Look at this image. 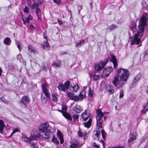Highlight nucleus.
<instances>
[{
  "label": "nucleus",
  "instance_id": "obj_1",
  "mask_svg": "<svg viewBox=\"0 0 148 148\" xmlns=\"http://www.w3.org/2000/svg\"><path fill=\"white\" fill-rule=\"evenodd\" d=\"M147 14L144 13L142 16L139 19V25L138 27V30L136 34L139 36L142 37L143 35L144 31V27L147 25L145 22L146 19L148 17Z\"/></svg>",
  "mask_w": 148,
  "mask_h": 148
},
{
  "label": "nucleus",
  "instance_id": "obj_2",
  "mask_svg": "<svg viewBox=\"0 0 148 148\" xmlns=\"http://www.w3.org/2000/svg\"><path fill=\"white\" fill-rule=\"evenodd\" d=\"M117 72L121 80L119 82V85L120 87H122L128 79L129 75V72L127 70L120 68L118 71Z\"/></svg>",
  "mask_w": 148,
  "mask_h": 148
},
{
  "label": "nucleus",
  "instance_id": "obj_3",
  "mask_svg": "<svg viewBox=\"0 0 148 148\" xmlns=\"http://www.w3.org/2000/svg\"><path fill=\"white\" fill-rule=\"evenodd\" d=\"M30 101V99L27 96H24L19 102V104L22 108L26 107Z\"/></svg>",
  "mask_w": 148,
  "mask_h": 148
},
{
  "label": "nucleus",
  "instance_id": "obj_4",
  "mask_svg": "<svg viewBox=\"0 0 148 148\" xmlns=\"http://www.w3.org/2000/svg\"><path fill=\"white\" fill-rule=\"evenodd\" d=\"M108 61V59L105 58L103 62L100 61L99 63L96 64L94 66V69L96 71H99L101 70L104 67L107 63Z\"/></svg>",
  "mask_w": 148,
  "mask_h": 148
},
{
  "label": "nucleus",
  "instance_id": "obj_5",
  "mask_svg": "<svg viewBox=\"0 0 148 148\" xmlns=\"http://www.w3.org/2000/svg\"><path fill=\"white\" fill-rule=\"evenodd\" d=\"M100 130L99 128H97L96 130L93 131V134L92 136L95 140H98L100 142L102 143L103 146H104V142L102 139L99 140V137L100 136Z\"/></svg>",
  "mask_w": 148,
  "mask_h": 148
},
{
  "label": "nucleus",
  "instance_id": "obj_6",
  "mask_svg": "<svg viewBox=\"0 0 148 148\" xmlns=\"http://www.w3.org/2000/svg\"><path fill=\"white\" fill-rule=\"evenodd\" d=\"M51 127L49 126L48 123H45L42 124L40 127H39V131L40 132L44 133L47 131H49Z\"/></svg>",
  "mask_w": 148,
  "mask_h": 148
},
{
  "label": "nucleus",
  "instance_id": "obj_7",
  "mask_svg": "<svg viewBox=\"0 0 148 148\" xmlns=\"http://www.w3.org/2000/svg\"><path fill=\"white\" fill-rule=\"evenodd\" d=\"M113 68L110 66L106 67L103 70L102 75L103 78H106L113 71Z\"/></svg>",
  "mask_w": 148,
  "mask_h": 148
},
{
  "label": "nucleus",
  "instance_id": "obj_8",
  "mask_svg": "<svg viewBox=\"0 0 148 148\" xmlns=\"http://www.w3.org/2000/svg\"><path fill=\"white\" fill-rule=\"evenodd\" d=\"M42 89L44 95H45L47 97H50L51 95L48 87L46 84H43L42 86Z\"/></svg>",
  "mask_w": 148,
  "mask_h": 148
},
{
  "label": "nucleus",
  "instance_id": "obj_9",
  "mask_svg": "<svg viewBox=\"0 0 148 148\" xmlns=\"http://www.w3.org/2000/svg\"><path fill=\"white\" fill-rule=\"evenodd\" d=\"M31 135L32 139L35 140L41 138L42 137V136L39 134L38 131L35 130H33Z\"/></svg>",
  "mask_w": 148,
  "mask_h": 148
},
{
  "label": "nucleus",
  "instance_id": "obj_10",
  "mask_svg": "<svg viewBox=\"0 0 148 148\" xmlns=\"http://www.w3.org/2000/svg\"><path fill=\"white\" fill-rule=\"evenodd\" d=\"M140 36H139L137 34H135L134 35L133 39L131 41L132 45H133L134 44L138 45L140 43L141 40Z\"/></svg>",
  "mask_w": 148,
  "mask_h": 148
},
{
  "label": "nucleus",
  "instance_id": "obj_11",
  "mask_svg": "<svg viewBox=\"0 0 148 148\" xmlns=\"http://www.w3.org/2000/svg\"><path fill=\"white\" fill-rule=\"evenodd\" d=\"M96 113L97 114L96 117L97 121H103L102 118L104 114L102 112L101 110L99 109H98L96 110Z\"/></svg>",
  "mask_w": 148,
  "mask_h": 148
},
{
  "label": "nucleus",
  "instance_id": "obj_12",
  "mask_svg": "<svg viewBox=\"0 0 148 148\" xmlns=\"http://www.w3.org/2000/svg\"><path fill=\"white\" fill-rule=\"evenodd\" d=\"M8 72L10 73L12 72L16 69H17V66L15 64H9L8 66Z\"/></svg>",
  "mask_w": 148,
  "mask_h": 148
},
{
  "label": "nucleus",
  "instance_id": "obj_13",
  "mask_svg": "<svg viewBox=\"0 0 148 148\" xmlns=\"http://www.w3.org/2000/svg\"><path fill=\"white\" fill-rule=\"evenodd\" d=\"M86 96L85 94H82L81 92H80L79 95L78 96L74 95L73 97V99L72 100L75 101H77L80 99L82 100L83 98Z\"/></svg>",
  "mask_w": 148,
  "mask_h": 148
},
{
  "label": "nucleus",
  "instance_id": "obj_14",
  "mask_svg": "<svg viewBox=\"0 0 148 148\" xmlns=\"http://www.w3.org/2000/svg\"><path fill=\"white\" fill-rule=\"evenodd\" d=\"M108 58L110 62L113 63L114 68H116L117 67L118 65L117 63V60L115 56L112 55L111 58Z\"/></svg>",
  "mask_w": 148,
  "mask_h": 148
},
{
  "label": "nucleus",
  "instance_id": "obj_15",
  "mask_svg": "<svg viewBox=\"0 0 148 148\" xmlns=\"http://www.w3.org/2000/svg\"><path fill=\"white\" fill-rule=\"evenodd\" d=\"M141 76V75L140 73H139L136 76L134 77L132 82V85H134L136 83L138 82L139 80L140 79Z\"/></svg>",
  "mask_w": 148,
  "mask_h": 148
},
{
  "label": "nucleus",
  "instance_id": "obj_16",
  "mask_svg": "<svg viewBox=\"0 0 148 148\" xmlns=\"http://www.w3.org/2000/svg\"><path fill=\"white\" fill-rule=\"evenodd\" d=\"M79 89V87L77 84H75L73 86L70 85V89L72 92H75Z\"/></svg>",
  "mask_w": 148,
  "mask_h": 148
},
{
  "label": "nucleus",
  "instance_id": "obj_17",
  "mask_svg": "<svg viewBox=\"0 0 148 148\" xmlns=\"http://www.w3.org/2000/svg\"><path fill=\"white\" fill-rule=\"evenodd\" d=\"M119 75H116L114 77V80L113 81V83L116 86H118L119 84L120 81L119 80Z\"/></svg>",
  "mask_w": 148,
  "mask_h": 148
},
{
  "label": "nucleus",
  "instance_id": "obj_18",
  "mask_svg": "<svg viewBox=\"0 0 148 148\" xmlns=\"http://www.w3.org/2000/svg\"><path fill=\"white\" fill-rule=\"evenodd\" d=\"M57 135L60 139V143L61 144H62L64 142L63 136L62 134L60 132H58L57 133Z\"/></svg>",
  "mask_w": 148,
  "mask_h": 148
},
{
  "label": "nucleus",
  "instance_id": "obj_19",
  "mask_svg": "<svg viewBox=\"0 0 148 148\" xmlns=\"http://www.w3.org/2000/svg\"><path fill=\"white\" fill-rule=\"evenodd\" d=\"M136 23L134 21L132 22L130 28L133 33L136 32Z\"/></svg>",
  "mask_w": 148,
  "mask_h": 148
},
{
  "label": "nucleus",
  "instance_id": "obj_20",
  "mask_svg": "<svg viewBox=\"0 0 148 148\" xmlns=\"http://www.w3.org/2000/svg\"><path fill=\"white\" fill-rule=\"evenodd\" d=\"M45 134V138L47 139H49L50 138H51L52 136H53L52 133L51 131V129L49 130V131H47Z\"/></svg>",
  "mask_w": 148,
  "mask_h": 148
},
{
  "label": "nucleus",
  "instance_id": "obj_21",
  "mask_svg": "<svg viewBox=\"0 0 148 148\" xmlns=\"http://www.w3.org/2000/svg\"><path fill=\"white\" fill-rule=\"evenodd\" d=\"M92 122V119L91 118H90L88 120V121L84 123L83 124L84 126L88 129L90 128Z\"/></svg>",
  "mask_w": 148,
  "mask_h": 148
},
{
  "label": "nucleus",
  "instance_id": "obj_22",
  "mask_svg": "<svg viewBox=\"0 0 148 148\" xmlns=\"http://www.w3.org/2000/svg\"><path fill=\"white\" fill-rule=\"evenodd\" d=\"M113 87L112 86L108 85L107 87V90L110 94L113 93L114 92V90L113 89Z\"/></svg>",
  "mask_w": 148,
  "mask_h": 148
},
{
  "label": "nucleus",
  "instance_id": "obj_23",
  "mask_svg": "<svg viewBox=\"0 0 148 148\" xmlns=\"http://www.w3.org/2000/svg\"><path fill=\"white\" fill-rule=\"evenodd\" d=\"M50 98V97H47L45 96V95H44L43 93H42L41 95V99L42 103H45L48 99Z\"/></svg>",
  "mask_w": 148,
  "mask_h": 148
},
{
  "label": "nucleus",
  "instance_id": "obj_24",
  "mask_svg": "<svg viewBox=\"0 0 148 148\" xmlns=\"http://www.w3.org/2000/svg\"><path fill=\"white\" fill-rule=\"evenodd\" d=\"M63 115L67 119L72 121V119L71 115L67 112L62 113Z\"/></svg>",
  "mask_w": 148,
  "mask_h": 148
},
{
  "label": "nucleus",
  "instance_id": "obj_25",
  "mask_svg": "<svg viewBox=\"0 0 148 148\" xmlns=\"http://www.w3.org/2000/svg\"><path fill=\"white\" fill-rule=\"evenodd\" d=\"M58 89L60 91L65 92L66 90L64 87V85L62 83H59L58 86Z\"/></svg>",
  "mask_w": 148,
  "mask_h": 148
},
{
  "label": "nucleus",
  "instance_id": "obj_26",
  "mask_svg": "<svg viewBox=\"0 0 148 148\" xmlns=\"http://www.w3.org/2000/svg\"><path fill=\"white\" fill-rule=\"evenodd\" d=\"M5 127V125L3 121L2 120H0V132L3 134V129Z\"/></svg>",
  "mask_w": 148,
  "mask_h": 148
},
{
  "label": "nucleus",
  "instance_id": "obj_27",
  "mask_svg": "<svg viewBox=\"0 0 148 148\" xmlns=\"http://www.w3.org/2000/svg\"><path fill=\"white\" fill-rule=\"evenodd\" d=\"M84 43V40H79L76 43L75 45L76 47H79L81 46Z\"/></svg>",
  "mask_w": 148,
  "mask_h": 148
},
{
  "label": "nucleus",
  "instance_id": "obj_28",
  "mask_svg": "<svg viewBox=\"0 0 148 148\" xmlns=\"http://www.w3.org/2000/svg\"><path fill=\"white\" fill-rule=\"evenodd\" d=\"M11 41L10 40V38L9 37L5 38L3 40V43L6 45H9L10 44Z\"/></svg>",
  "mask_w": 148,
  "mask_h": 148
},
{
  "label": "nucleus",
  "instance_id": "obj_29",
  "mask_svg": "<svg viewBox=\"0 0 148 148\" xmlns=\"http://www.w3.org/2000/svg\"><path fill=\"white\" fill-rule=\"evenodd\" d=\"M73 111H74L76 113H79L81 112V108H80V106H76L73 109Z\"/></svg>",
  "mask_w": 148,
  "mask_h": 148
},
{
  "label": "nucleus",
  "instance_id": "obj_30",
  "mask_svg": "<svg viewBox=\"0 0 148 148\" xmlns=\"http://www.w3.org/2000/svg\"><path fill=\"white\" fill-rule=\"evenodd\" d=\"M136 139V136L133 134H131L130 137L129 138L128 140V142L130 143Z\"/></svg>",
  "mask_w": 148,
  "mask_h": 148
},
{
  "label": "nucleus",
  "instance_id": "obj_31",
  "mask_svg": "<svg viewBox=\"0 0 148 148\" xmlns=\"http://www.w3.org/2000/svg\"><path fill=\"white\" fill-rule=\"evenodd\" d=\"M70 82L68 80L66 81L64 84V87H65L66 90L69 89V88H70Z\"/></svg>",
  "mask_w": 148,
  "mask_h": 148
},
{
  "label": "nucleus",
  "instance_id": "obj_32",
  "mask_svg": "<svg viewBox=\"0 0 148 148\" xmlns=\"http://www.w3.org/2000/svg\"><path fill=\"white\" fill-rule=\"evenodd\" d=\"M49 44L47 40H46L44 42V44L42 45V47L43 49L45 50H46V48H48L49 47Z\"/></svg>",
  "mask_w": 148,
  "mask_h": 148
},
{
  "label": "nucleus",
  "instance_id": "obj_33",
  "mask_svg": "<svg viewBox=\"0 0 148 148\" xmlns=\"http://www.w3.org/2000/svg\"><path fill=\"white\" fill-rule=\"evenodd\" d=\"M52 95V101L54 102H56L57 101L58 95L56 93H53Z\"/></svg>",
  "mask_w": 148,
  "mask_h": 148
},
{
  "label": "nucleus",
  "instance_id": "obj_34",
  "mask_svg": "<svg viewBox=\"0 0 148 148\" xmlns=\"http://www.w3.org/2000/svg\"><path fill=\"white\" fill-rule=\"evenodd\" d=\"M51 141L53 142L54 143H55L57 145H58L59 143V142L57 139L54 135H53V138L51 140Z\"/></svg>",
  "mask_w": 148,
  "mask_h": 148
},
{
  "label": "nucleus",
  "instance_id": "obj_35",
  "mask_svg": "<svg viewBox=\"0 0 148 148\" xmlns=\"http://www.w3.org/2000/svg\"><path fill=\"white\" fill-rule=\"evenodd\" d=\"M89 111L88 110H87L84 112L81 115L82 118H83L84 117L86 116H89L88 115H90L89 112H88Z\"/></svg>",
  "mask_w": 148,
  "mask_h": 148
},
{
  "label": "nucleus",
  "instance_id": "obj_36",
  "mask_svg": "<svg viewBox=\"0 0 148 148\" xmlns=\"http://www.w3.org/2000/svg\"><path fill=\"white\" fill-rule=\"evenodd\" d=\"M103 121H97L96 125L97 127H99L100 128H102V122Z\"/></svg>",
  "mask_w": 148,
  "mask_h": 148
},
{
  "label": "nucleus",
  "instance_id": "obj_37",
  "mask_svg": "<svg viewBox=\"0 0 148 148\" xmlns=\"http://www.w3.org/2000/svg\"><path fill=\"white\" fill-rule=\"evenodd\" d=\"M54 62L53 63V66L55 69L60 67V62Z\"/></svg>",
  "mask_w": 148,
  "mask_h": 148
},
{
  "label": "nucleus",
  "instance_id": "obj_38",
  "mask_svg": "<svg viewBox=\"0 0 148 148\" xmlns=\"http://www.w3.org/2000/svg\"><path fill=\"white\" fill-rule=\"evenodd\" d=\"M148 111V102L147 103L146 105L144 106L143 109L141 111L142 113H144L146 111Z\"/></svg>",
  "mask_w": 148,
  "mask_h": 148
},
{
  "label": "nucleus",
  "instance_id": "obj_39",
  "mask_svg": "<svg viewBox=\"0 0 148 148\" xmlns=\"http://www.w3.org/2000/svg\"><path fill=\"white\" fill-rule=\"evenodd\" d=\"M30 144L32 148H38V147L36 143L33 142H30Z\"/></svg>",
  "mask_w": 148,
  "mask_h": 148
},
{
  "label": "nucleus",
  "instance_id": "obj_40",
  "mask_svg": "<svg viewBox=\"0 0 148 148\" xmlns=\"http://www.w3.org/2000/svg\"><path fill=\"white\" fill-rule=\"evenodd\" d=\"M22 140L25 142H29L32 140L31 137L28 138L27 137L25 136L22 137Z\"/></svg>",
  "mask_w": 148,
  "mask_h": 148
},
{
  "label": "nucleus",
  "instance_id": "obj_41",
  "mask_svg": "<svg viewBox=\"0 0 148 148\" xmlns=\"http://www.w3.org/2000/svg\"><path fill=\"white\" fill-rule=\"evenodd\" d=\"M42 67L43 69L45 71L49 69L48 67V64L46 63H43Z\"/></svg>",
  "mask_w": 148,
  "mask_h": 148
},
{
  "label": "nucleus",
  "instance_id": "obj_42",
  "mask_svg": "<svg viewBox=\"0 0 148 148\" xmlns=\"http://www.w3.org/2000/svg\"><path fill=\"white\" fill-rule=\"evenodd\" d=\"M32 17L30 15H29L28 17L25 18V20L26 23H28L32 19Z\"/></svg>",
  "mask_w": 148,
  "mask_h": 148
},
{
  "label": "nucleus",
  "instance_id": "obj_43",
  "mask_svg": "<svg viewBox=\"0 0 148 148\" xmlns=\"http://www.w3.org/2000/svg\"><path fill=\"white\" fill-rule=\"evenodd\" d=\"M28 49L29 50H30L31 52H35L36 51V49L32 46L29 45L28 46Z\"/></svg>",
  "mask_w": 148,
  "mask_h": 148
},
{
  "label": "nucleus",
  "instance_id": "obj_44",
  "mask_svg": "<svg viewBox=\"0 0 148 148\" xmlns=\"http://www.w3.org/2000/svg\"><path fill=\"white\" fill-rule=\"evenodd\" d=\"M79 115L78 114H75L72 115V117L73 119V121H75L77 119H78Z\"/></svg>",
  "mask_w": 148,
  "mask_h": 148
},
{
  "label": "nucleus",
  "instance_id": "obj_45",
  "mask_svg": "<svg viewBox=\"0 0 148 148\" xmlns=\"http://www.w3.org/2000/svg\"><path fill=\"white\" fill-rule=\"evenodd\" d=\"M67 108L65 105H63L62 107V113L66 112Z\"/></svg>",
  "mask_w": 148,
  "mask_h": 148
},
{
  "label": "nucleus",
  "instance_id": "obj_46",
  "mask_svg": "<svg viewBox=\"0 0 148 148\" xmlns=\"http://www.w3.org/2000/svg\"><path fill=\"white\" fill-rule=\"evenodd\" d=\"M67 95L70 98H71V100H72V99H73V97L74 95L73 93L70 92H68L67 93Z\"/></svg>",
  "mask_w": 148,
  "mask_h": 148
},
{
  "label": "nucleus",
  "instance_id": "obj_47",
  "mask_svg": "<svg viewBox=\"0 0 148 148\" xmlns=\"http://www.w3.org/2000/svg\"><path fill=\"white\" fill-rule=\"evenodd\" d=\"M29 8L27 6H25L23 10L24 12L26 13H29Z\"/></svg>",
  "mask_w": 148,
  "mask_h": 148
},
{
  "label": "nucleus",
  "instance_id": "obj_48",
  "mask_svg": "<svg viewBox=\"0 0 148 148\" xmlns=\"http://www.w3.org/2000/svg\"><path fill=\"white\" fill-rule=\"evenodd\" d=\"M117 26L114 25H112L110 27V29L111 31L114 30L117 28Z\"/></svg>",
  "mask_w": 148,
  "mask_h": 148
},
{
  "label": "nucleus",
  "instance_id": "obj_49",
  "mask_svg": "<svg viewBox=\"0 0 148 148\" xmlns=\"http://www.w3.org/2000/svg\"><path fill=\"white\" fill-rule=\"evenodd\" d=\"M101 133L102 134V136L103 139L104 140L106 138L105 134L106 132L103 130H101Z\"/></svg>",
  "mask_w": 148,
  "mask_h": 148
},
{
  "label": "nucleus",
  "instance_id": "obj_50",
  "mask_svg": "<svg viewBox=\"0 0 148 148\" xmlns=\"http://www.w3.org/2000/svg\"><path fill=\"white\" fill-rule=\"evenodd\" d=\"M93 93V91L90 89L88 93L89 96L91 97H92Z\"/></svg>",
  "mask_w": 148,
  "mask_h": 148
},
{
  "label": "nucleus",
  "instance_id": "obj_51",
  "mask_svg": "<svg viewBox=\"0 0 148 148\" xmlns=\"http://www.w3.org/2000/svg\"><path fill=\"white\" fill-rule=\"evenodd\" d=\"M36 12L37 15H40V9L38 8H37L36 10Z\"/></svg>",
  "mask_w": 148,
  "mask_h": 148
},
{
  "label": "nucleus",
  "instance_id": "obj_52",
  "mask_svg": "<svg viewBox=\"0 0 148 148\" xmlns=\"http://www.w3.org/2000/svg\"><path fill=\"white\" fill-rule=\"evenodd\" d=\"M123 90H120V95H119V98H121L123 97Z\"/></svg>",
  "mask_w": 148,
  "mask_h": 148
},
{
  "label": "nucleus",
  "instance_id": "obj_53",
  "mask_svg": "<svg viewBox=\"0 0 148 148\" xmlns=\"http://www.w3.org/2000/svg\"><path fill=\"white\" fill-rule=\"evenodd\" d=\"M53 2L59 5L61 2V0H53Z\"/></svg>",
  "mask_w": 148,
  "mask_h": 148
},
{
  "label": "nucleus",
  "instance_id": "obj_54",
  "mask_svg": "<svg viewBox=\"0 0 148 148\" xmlns=\"http://www.w3.org/2000/svg\"><path fill=\"white\" fill-rule=\"evenodd\" d=\"M92 77L94 80H97L98 79L99 76L98 75L96 76L95 75H94L92 76Z\"/></svg>",
  "mask_w": 148,
  "mask_h": 148
},
{
  "label": "nucleus",
  "instance_id": "obj_55",
  "mask_svg": "<svg viewBox=\"0 0 148 148\" xmlns=\"http://www.w3.org/2000/svg\"><path fill=\"white\" fill-rule=\"evenodd\" d=\"M78 134L79 137L83 136V133L80 131H79L78 132Z\"/></svg>",
  "mask_w": 148,
  "mask_h": 148
},
{
  "label": "nucleus",
  "instance_id": "obj_56",
  "mask_svg": "<svg viewBox=\"0 0 148 148\" xmlns=\"http://www.w3.org/2000/svg\"><path fill=\"white\" fill-rule=\"evenodd\" d=\"M1 99L5 103H6L8 102L5 99L4 97H1Z\"/></svg>",
  "mask_w": 148,
  "mask_h": 148
},
{
  "label": "nucleus",
  "instance_id": "obj_57",
  "mask_svg": "<svg viewBox=\"0 0 148 148\" xmlns=\"http://www.w3.org/2000/svg\"><path fill=\"white\" fill-rule=\"evenodd\" d=\"M18 131V130L17 128H15L13 129V132H14V133H15L16 132H17Z\"/></svg>",
  "mask_w": 148,
  "mask_h": 148
},
{
  "label": "nucleus",
  "instance_id": "obj_58",
  "mask_svg": "<svg viewBox=\"0 0 148 148\" xmlns=\"http://www.w3.org/2000/svg\"><path fill=\"white\" fill-rule=\"evenodd\" d=\"M21 56L20 54H19L17 55V58L18 60L20 59L21 58Z\"/></svg>",
  "mask_w": 148,
  "mask_h": 148
},
{
  "label": "nucleus",
  "instance_id": "obj_59",
  "mask_svg": "<svg viewBox=\"0 0 148 148\" xmlns=\"http://www.w3.org/2000/svg\"><path fill=\"white\" fill-rule=\"evenodd\" d=\"M29 28L31 29H33L34 28V25H30Z\"/></svg>",
  "mask_w": 148,
  "mask_h": 148
},
{
  "label": "nucleus",
  "instance_id": "obj_60",
  "mask_svg": "<svg viewBox=\"0 0 148 148\" xmlns=\"http://www.w3.org/2000/svg\"><path fill=\"white\" fill-rule=\"evenodd\" d=\"M88 116H86L84 117L83 119V120L86 121L88 119Z\"/></svg>",
  "mask_w": 148,
  "mask_h": 148
},
{
  "label": "nucleus",
  "instance_id": "obj_61",
  "mask_svg": "<svg viewBox=\"0 0 148 148\" xmlns=\"http://www.w3.org/2000/svg\"><path fill=\"white\" fill-rule=\"evenodd\" d=\"M16 44H17V47L18 48V49H19L20 50V45L19 44V42L16 43Z\"/></svg>",
  "mask_w": 148,
  "mask_h": 148
},
{
  "label": "nucleus",
  "instance_id": "obj_62",
  "mask_svg": "<svg viewBox=\"0 0 148 148\" xmlns=\"http://www.w3.org/2000/svg\"><path fill=\"white\" fill-rule=\"evenodd\" d=\"M93 146L94 147H96L95 148H99L98 146L95 143H93Z\"/></svg>",
  "mask_w": 148,
  "mask_h": 148
},
{
  "label": "nucleus",
  "instance_id": "obj_63",
  "mask_svg": "<svg viewBox=\"0 0 148 148\" xmlns=\"http://www.w3.org/2000/svg\"><path fill=\"white\" fill-rule=\"evenodd\" d=\"M34 6L35 7H37L39 6V4L38 3H35L34 4Z\"/></svg>",
  "mask_w": 148,
  "mask_h": 148
},
{
  "label": "nucleus",
  "instance_id": "obj_64",
  "mask_svg": "<svg viewBox=\"0 0 148 148\" xmlns=\"http://www.w3.org/2000/svg\"><path fill=\"white\" fill-rule=\"evenodd\" d=\"M114 148H124V147L123 146H119L118 147H114Z\"/></svg>",
  "mask_w": 148,
  "mask_h": 148
}]
</instances>
